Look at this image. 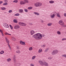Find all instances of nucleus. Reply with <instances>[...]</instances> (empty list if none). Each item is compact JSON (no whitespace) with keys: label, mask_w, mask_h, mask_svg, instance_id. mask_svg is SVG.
I'll return each instance as SVG.
<instances>
[{"label":"nucleus","mask_w":66,"mask_h":66,"mask_svg":"<svg viewBox=\"0 0 66 66\" xmlns=\"http://www.w3.org/2000/svg\"><path fill=\"white\" fill-rule=\"evenodd\" d=\"M24 11L25 12H28V10H27V9H24Z\"/></svg>","instance_id":"nucleus-41"},{"label":"nucleus","mask_w":66,"mask_h":66,"mask_svg":"<svg viewBox=\"0 0 66 66\" xmlns=\"http://www.w3.org/2000/svg\"><path fill=\"white\" fill-rule=\"evenodd\" d=\"M13 2V3L14 2L15 3H17V2H18V0H15Z\"/></svg>","instance_id":"nucleus-34"},{"label":"nucleus","mask_w":66,"mask_h":66,"mask_svg":"<svg viewBox=\"0 0 66 66\" xmlns=\"http://www.w3.org/2000/svg\"><path fill=\"white\" fill-rule=\"evenodd\" d=\"M35 33V32L33 30H31L30 31V34L31 35H32L33 34H34Z\"/></svg>","instance_id":"nucleus-16"},{"label":"nucleus","mask_w":66,"mask_h":66,"mask_svg":"<svg viewBox=\"0 0 66 66\" xmlns=\"http://www.w3.org/2000/svg\"><path fill=\"white\" fill-rule=\"evenodd\" d=\"M9 13H12V10H10L9 11Z\"/></svg>","instance_id":"nucleus-39"},{"label":"nucleus","mask_w":66,"mask_h":66,"mask_svg":"<svg viewBox=\"0 0 66 66\" xmlns=\"http://www.w3.org/2000/svg\"><path fill=\"white\" fill-rule=\"evenodd\" d=\"M35 58H36V56H34L32 57V60H34Z\"/></svg>","instance_id":"nucleus-25"},{"label":"nucleus","mask_w":66,"mask_h":66,"mask_svg":"<svg viewBox=\"0 0 66 66\" xmlns=\"http://www.w3.org/2000/svg\"><path fill=\"white\" fill-rule=\"evenodd\" d=\"M34 13L35 14V15H39V13H37V12H34Z\"/></svg>","instance_id":"nucleus-33"},{"label":"nucleus","mask_w":66,"mask_h":66,"mask_svg":"<svg viewBox=\"0 0 66 66\" xmlns=\"http://www.w3.org/2000/svg\"><path fill=\"white\" fill-rule=\"evenodd\" d=\"M1 34H2V35L3 36H4V35H3V33H2Z\"/></svg>","instance_id":"nucleus-50"},{"label":"nucleus","mask_w":66,"mask_h":66,"mask_svg":"<svg viewBox=\"0 0 66 66\" xmlns=\"http://www.w3.org/2000/svg\"><path fill=\"white\" fill-rule=\"evenodd\" d=\"M62 40V41H64V40H66V38H63Z\"/></svg>","instance_id":"nucleus-36"},{"label":"nucleus","mask_w":66,"mask_h":66,"mask_svg":"<svg viewBox=\"0 0 66 66\" xmlns=\"http://www.w3.org/2000/svg\"><path fill=\"white\" fill-rule=\"evenodd\" d=\"M14 65L15 66H20L21 64L20 63H17V61L16 62V63H14Z\"/></svg>","instance_id":"nucleus-12"},{"label":"nucleus","mask_w":66,"mask_h":66,"mask_svg":"<svg viewBox=\"0 0 66 66\" xmlns=\"http://www.w3.org/2000/svg\"><path fill=\"white\" fill-rule=\"evenodd\" d=\"M4 24L3 26H4V27H5V28H9V25L8 24L6 23H4Z\"/></svg>","instance_id":"nucleus-10"},{"label":"nucleus","mask_w":66,"mask_h":66,"mask_svg":"<svg viewBox=\"0 0 66 66\" xmlns=\"http://www.w3.org/2000/svg\"><path fill=\"white\" fill-rule=\"evenodd\" d=\"M41 22H42V23H43V22H44V21H43V20H42L41 21Z\"/></svg>","instance_id":"nucleus-47"},{"label":"nucleus","mask_w":66,"mask_h":66,"mask_svg":"<svg viewBox=\"0 0 66 66\" xmlns=\"http://www.w3.org/2000/svg\"><path fill=\"white\" fill-rule=\"evenodd\" d=\"M2 30H1V29H0V32L1 33H2Z\"/></svg>","instance_id":"nucleus-44"},{"label":"nucleus","mask_w":66,"mask_h":66,"mask_svg":"<svg viewBox=\"0 0 66 66\" xmlns=\"http://www.w3.org/2000/svg\"><path fill=\"white\" fill-rule=\"evenodd\" d=\"M1 10H6V8L5 7H2L1 9Z\"/></svg>","instance_id":"nucleus-27"},{"label":"nucleus","mask_w":66,"mask_h":66,"mask_svg":"<svg viewBox=\"0 0 66 66\" xmlns=\"http://www.w3.org/2000/svg\"><path fill=\"white\" fill-rule=\"evenodd\" d=\"M38 62L39 63V64H40V65H41L43 66L44 62H43V61H42L41 60H40Z\"/></svg>","instance_id":"nucleus-13"},{"label":"nucleus","mask_w":66,"mask_h":66,"mask_svg":"<svg viewBox=\"0 0 66 66\" xmlns=\"http://www.w3.org/2000/svg\"><path fill=\"white\" fill-rule=\"evenodd\" d=\"M20 26L18 24H16L15 25L14 27V29L16 30L19 29H20Z\"/></svg>","instance_id":"nucleus-8"},{"label":"nucleus","mask_w":66,"mask_h":66,"mask_svg":"<svg viewBox=\"0 0 66 66\" xmlns=\"http://www.w3.org/2000/svg\"><path fill=\"white\" fill-rule=\"evenodd\" d=\"M42 66H48V63H47V62H43V65Z\"/></svg>","instance_id":"nucleus-11"},{"label":"nucleus","mask_w":66,"mask_h":66,"mask_svg":"<svg viewBox=\"0 0 66 66\" xmlns=\"http://www.w3.org/2000/svg\"><path fill=\"white\" fill-rule=\"evenodd\" d=\"M33 49V48L32 47H30L29 48V50L30 51H31V50H32Z\"/></svg>","instance_id":"nucleus-30"},{"label":"nucleus","mask_w":66,"mask_h":66,"mask_svg":"<svg viewBox=\"0 0 66 66\" xmlns=\"http://www.w3.org/2000/svg\"><path fill=\"white\" fill-rule=\"evenodd\" d=\"M7 61L8 62H10V61H11V59L10 58H8L7 60Z\"/></svg>","instance_id":"nucleus-22"},{"label":"nucleus","mask_w":66,"mask_h":66,"mask_svg":"<svg viewBox=\"0 0 66 66\" xmlns=\"http://www.w3.org/2000/svg\"><path fill=\"white\" fill-rule=\"evenodd\" d=\"M3 5H7V3L6 2L4 3L3 4Z\"/></svg>","instance_id":"nucleus-31"},{"label":"nucleus","mask_w":66,"mask_h":66,"mask_svg":"<svg viewBox=\"0 0 66 66\" xmlns=\"http://www.w3.org/2000/svg\"><path fill=\"white\" fill-rule=\"evenodd\" d=\"M10 28H11V29L12 30L13 29V27L12 26H11V27H10Z\"/></svg>","instance_id":"nucleus-49"},{"label":"nucleus","mask_w":66,"mask_h":66,"mask_svg":"<svg viewBox=\"0 0 66 66\" xmlns=\"http://www.w3.org/2000/svg\"><path fill=\"white\" fill-rule=\"evenodd\" d=\"M57 17L60 18L61 17V15H60V13H57Z\"/></svg>","instance_id":"nucleus-15"},{"label":"nucleus","mask_w":66,"mask_h":66,"mask_svg":"<svg viewBox=\"0 0 66 66\" xmlns=\"http://www.w3.org/2000/svg\"><path fill=\"white\" fill-rule=\"evenodd\" d=\"M30 66H34V64H33L31 63L30 64Z\"/></svg>","instance_id":"nucleus-42"},{"label":"nucleus","mask_w":66,"mask_h":66,"mask_svg":"<svg viewBox=\"0 0 66 66\" xmlns=\"http://www.w3.org/2000/svg\"><path fill=\"white\" fill-rule=\"evenodd\" d=\"M49 50V48H47L45 50V52H47L48 50Z\"/></svg>","instance_id":"nucleus-40"},{"label":"nucleus","mask_w":66,"mask_h":66,"mask_svg":"<svg viewBox=\"0 0 66 66\" xmlns=\"http://www.w3.org/2000/svg\"><path fill=\"white\" fill-rule=\"evenodd\" d=\"M16 53H18V54H20V51H16Z\"/></svg>","instance_id":"nucleus-24"},{"label":"nucleus","mask_w":66,"mask_h":66,"mask_svg":"<svg viewBox=\"0 0 66 66\" xmlns=\"http://www.w3.org/2000/svg\"><path fill=\"white\" fill-rule=\"evenodd\" d=\"M23 1H20V4L21 5H24V4H26V3H29V1H28V0H23Z\"/></svg>","instance_id":"nucleus-2"},{"label":"nucleus","mask_w":66,"mask_h":66,"mask_svg":"<svg viewBox=\"0 0 66 66\" xmlns=\"http://www.w3.org/2000/svg\"><path fill=\"white\" fill-rule=\"evenodd\" d=\"M56 15V12H54L51 13L50 15V17L51 18H53L55 15Z\"/></svg>","instance_id":"nucleus-5"},{"label":"nucleus","mask_w":66,"mask_h":66,"mask_svg":"<svg viewBox=\"0 0 66 66\" xmlns=\"http://www.w3.org/2000/svg\"><path fill=\"white\" fill-rule=\"evenodd\" d=\"M14 16H19V13L15 14L14 15Z\"/></svg>","instance_id":"nucleus-37"},{"label":"nucleus","mask_w":66,"mask_h":66,"mask_svg":"<svg viewBox=\"0 0 66 66\" xmlns=\"http://www.w3.org/2000/svg\"><path fill=\"white\" fill-rule=\"evenodd\" d=\"M19 12L21 13H22L23 12V9H20L19 10Z\"/></svg>","instance_id":"nucleus-17"},{"label":"nucleus","mask_w":66,"mask_h":66,"mask_svg":"<svg viewBox=\"0 0 66 66\" xmlns=\"http://www.w3.org/2000/svg\"><path fill=\"white\" fill-rule=\"evenodd\" d=\"M49 3L51 4H53V3H54V2L53 1H49Z\"/></svg>","instance_id":"nucleus-19"},{"label":"nucleus","mask_w":66,"mask_h":66,"mask_svg":"<svg viewBox=\"0 0 66 66\" xmlns=\"http://www.w3.org/2000/svg\"><path fill=\"white\" fill-rule=\"evenodd\" d=\"M12 40H14V41H15V40H16V38H15L14 37H12Z\"/></svg>","instance_id":"nucleus-21"},{"label":"nucleus","mask_w":66,"mask_h":66,"mask_svg":"<svg viewBox=\"0 0 66 66\" xmlns=\"http://www.w3.org/2000/svg\"><path fill=\"white\" fill-rule=\"evenodd\" d=\"M59 24L61 25L62 27H64V23L62 20H60L59 21Z\"/></svg>","instance_id":"nucleus-7"},{"label":"nucleus","mask_w":66,"mask_h":66,"mask_svg":"<svg viewBox=\"0 0 66 66\" xmlns=\"http://www.w3.org/2000/svg\"><path fill=\"white\" fill-rule=\"evenodd\" d=\"M18 23L19 25L23 27H25V26H27V24L26 23L23 22H20Z\"/></svg>","instance_id":"nucleus-6"},{"label":"nucleus","mask_w":66,"mask_h":66,"mask_svg":"<svg viewBox=\"0 0 66 66\" xmlns=\"http://www.w3.org/2000/svg\"><path fill=\"white\" fill-rule=\"evenodd\" d=\"M48 60H52V58H51V57H49L48 58Z\"/></svg>","instance_id":"nucleus-43"},{"label":"nucleus","mask_w":66,"mask_h":66,"mask_svg":"<svg viewBox=\"0 0 66 66\" xmlns=\"http://www.w3.org/2000/svg\"><path fill=\"white\" fill-rule=\"evenodd\" d=\"M5 35H11V34H9L7 32H5Z\"/></svg>","instance_id":"nucleus-32"},{"label":"nucleus","mask_w":66,"mask_h":66,"mask_svg":"<svg viewBox=\"0 0 66 66\" xmlns=\"http://www.w3.org/2000/svg\"><path fill=\"white\" fill-rule=\"evenodd\" d=\"M4 53V52L3 51H2L1 52H0V54H3Z\"/></svg>","instance_id":"nucleus-23"},{"label":"nucleus","mask_w":66,"mask_h":66,"mask_svg":"<svg viewBox=\"0 0 66 66\" xmlns=\"http://www.w3.org/2000/svg\"><path fill=\"white\" fill-rule=\"evenodd\" d=\"M58 51L57 50H54L52 52L51 54L52 55H54L56 54H57L58 53Z\"/></svg>","instance_id":"nucleus-4"},{"label":"nucleus","mask_w":66,"mask_h":66,"mask_svg":"<svg viewBox=\"0 0 66 66\" xmlns=\"http://www.w3.org/2000/svg\"><path fill=\"white\" fill-rule=\"evenodd\" d=\"M13 59L14 63H16L17 62L16 60V59H15V56H14V57H13Z\"/></svg>","instance_id":"nucleus-18"},{"label":"nucleus","mask_w":66,"mask_h":66,"mask_svg":"<svg viewBox=\"0 0 66 66\" xmlns=\"http://www.w3.org/2000/svg\"><path fill=\"white\" fill-rule=\"evenodd\" d=\"M3 3V2L2 1H0V4H1V3Z\"/></svg>","instance_id":"nucleus-48"},{"label":"nucleus","mask_w":66,"mask_h":66,"mask_svg":"<svg viewBox=\"0 0 66 66\" xmlns=\"http://www.w3.org/2000/svg\"><path fill=\"white\" fill-rule=\"evenodd\" d=\"M34 5L35 7H40V6H42V3H41L38 2L36 3Z\"/></svg>","instance_id":"nucleus-3"},{"label":"nucleus","mask_w":66,"mask_h":66,"mask_svg":"<svg viewBox=\"0 0 66 66\" xmlns=\"http://www.w3.org/2000/svg\"><path fill=\"white\" fill-rule=\"evenodd\" d=\"M16 49H19V47H17Z\"/></svg>","instance_id":"nucleus-46"},{"label":"nucleus","mask_w":66,"mask_h":66,"mask_svg":"<svg viewBox=\"0 0 66 66\" xmlns=\"http://www.w3.org/2000/svg\"><path fill=\"white\" fill-rule=\"evenodd\" d=\"M20 43L21 45H26V44H25V43L22 42V41H20Z\"/></svg>","instance_id":"nucleus-14"},{"label":"nucleus","mask_w":66,"mask_h":66,"mask_svg":"<svg viewBox=\"0 0 66 66\" xmlns=\"http://www.w3.org/2000/svg\"><path fill=\"white\" fill-rule=\"evenodd\" d=\"M42 52V49H39V50L38 51V53H40L41 52Z\"/></svg>","instance_id":"nucleus-26"},{"label":"nucleus","mask_w":66,"mask_h":66,"mask_svg":"<svg viewBox=\"0 0 66 66\" xmlns=\"http://www.w3.org/2000/svg\"><path fill=\"white\" fill-rule=\"evenodd\" d=\"M9 26L10 27H12V25H9Z\"/></svg>","instance_id":"nucleus-51"},{"label":"nucleus","mask_w":66,"mask_h":66,"mask_svg":"<svg viewBox=\"0 0 66 66\" xmlns=\"http://www.w3.org/2000/svg\"><path fill=\"white\" fill-rule=\"evenodd\" d=\"M64 16H65V17H66V13H64Z\"/></svg>","instance_id":"nucleus-45"},{"label":"nucleus","mask_w":66,"mask_h":66,"mask_svg":"<svg viewBox=\"0 0 66 66\" xmlns=\"http://www.w3.org/2000/svg\"><path fill=\"white\" fill-rule=\"evenodd\" d=\"M57 34H58V35H60L61 34V32L59 31H58L57 32Z\"/></svg>","instance_id":"nucleus-29"},{"label":"nucleus","mask_w":66,"mask_h":66,"mask_svg":"<svg viewBox=\"0 0 66 66\" xmlns=\"http://www.w3.org/2000/svg\"><path fill=\"white\" fill-rule=\"evenodd\" d=\"M13 22L14 23H17V21L16 19L13 20Z\"/></svg>","instance_id":"nucleus-28"},{"label":"nucleus","mask_w":66,"mask_h":66,"mask_svg":"<svg viewBox=\"0 0 66 66\" xmlns=\"http://www.w3.org/2000/svg\"><path fill=\"white\" fill-rule=\"evenodd\" d=\"M41 46L42 47H43V48H45V47H46V45H42Z\"/></svg>","instance_id":"nucleus-38"},{"label":"nucleus","mask_w":66,"mask_h":66,"mask_svg":"<svg viewBox=\"0 0 66 66\" xmlns=\"http://www.w3.org/2000/svg\"><path fill=\"white\" fill-rule=\"evenodd\" d=\"M45 36V35H42L39 33H37L36 34L32 35L33 37L34 38L37 40H39V39H40L42 38V37H44Z\"/></svg>","instance_id":"nucleus-1"},{"label":"nucleus","mask_w":66,"mask_h":66,"mask_svg":"<svg viewBox=\"0 0 66 66\" xmlns=\"http://www.w3.org/2000/svg\"><path fill=\"white\" fill-rule=\"evenodd\" d=\"M52 25V23H47V26H51Z\"/></svg>","instance_id":"nucleus-20"},{"label":"nucleus","mask_w":66,"mask_h":66,"mask_svg":"<svg viewBox=\"0 0 66 66\" xmlns=\"http://www.w3.org/2000/svg\"><path fill=\"white\" fill-rule=\"evenodd\" d=\"M5 39L6 40V42H7V44H8V45L9 47V48L11 49V48L10 46V45H9V42H10V41H9V40H8V39H7V38L6 37L5 38Z\"/></svg>","instance_id":"nucleus-9"},{"label":"nucleus","mask_w":66,"mask_h":66,"mask_svg":"<svg viewBox=\"0 0 66 66\" xmlns=\"http://www.w3.org/2000/svg\"><path fill=\"white\" fill-rule=\"evenodd\" d=\"M32 8L33 7H28V10H31V9H32Z\"/></svg>","instance_id":"nucleus-35"}]
</instances>
